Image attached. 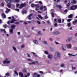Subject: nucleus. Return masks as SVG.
<instances>
[{"mask_svg":"<svg viewBox=\"0 0 77 77\" xmlns=\"http://www.w3.org/2000/svg\"><path fill=\"white\" fill-rule=\"evenodd\" d=\"M54 57L55 59H57L58 57H60V53L56 51Z\"/></svg>","mask_w":77,"mask_h":77,"instance_id":"obj_1","label":"nucleus"},{"mask_svg":"<svg viewBox=\"0 0 77 77\" xmlns=\"http://www.w3.org/2000/svg\"><path fill=\"white\" fill-rule=\"evenodd\" d=\"M77 5H73L70 7V9L71 10H75L77 9Z\"/></svg>","mask_w":77,"mask_h":77,"instance_id":"obj_2","label":"nucleus"},{"mask_svg":"<svg viewBox=\"0 0 77 77\" xmlns=\"http://www.w3.org/2000/svg\"><path fill=\"white\" fill-rule=\"evenodd\" d=\"M5 2L8 4H11L12 2H14V0H5Z\"/></svg>","mask_w":77,"mask_h":77,"instance_id":"obj_3","label":"nucleus"},{"mask_svg":"<svg viewBox=\"0 0 77 77\" xmlns=\"http://www.w3.org/2000/svg\"><path fill=\"white\" fill-rule=\"evenodd\" d=\"M26 5V4L25 3H24V4H21L19 7V8H20V9H22V8H23V7H24Z\"/></svg>","mask_w":77,"mask_h":77,"instance_id":"obj_4","label":"nucleus"},{"mask_svg":"<svg viewBox=\"0 0 77 77\" xmlns=\"http://www.w3.org/2000/svg\"><path fill=\"white\" fill-rule=\"evenodd\" d=\"M38 63V61H34L32 62V65H35V63Z\"/></svg>","mask_w":77,"mask_h":77,"instance_id":"obj_5","label":"nucleus"},{"mask_svg":"<svg viewBox=\"0 0 77 77\" xmlns=\"http://www.w3.org/2000/svg\"><path fill=\"white\" fill-rule=\"evenodd\" d=\"M14 23V20H11V21L10 22H7V23L8 24H10L11 23V24H13V23Z\"/></svg>","mask_w":77,"mask_h":77,"instance_id":"obj_6","label":"nucleus"},{"mask_svg":"<svg viewBox=\"0 0 77 77\" xmlns=\"http://www.w3.org/2000/svg\"><path fill=\"white\" fill-rule=\"evenodd\" d=\"M3 63H10L11 61L9 60H5L4 61Z\"/></svg>","mask_w":77,"mask_h":77,"instance_id":"obj_7","label":"nucleus"},{"mask_svg":"<svg viewBox=\"0 0 77 77\" xmlns=\"http://www.w3.org/2000/svg\"><path fill=\"white\" fill-rule=\"evenodd\" d=\"M19 76L20 77H24V75H23V74L21 72H20L19 73Z\"/></svg>","mask_w":77,"mask_h":77,"instance_id":"obj_8","label":"nucleus"},{"mask_svg":"<svg viewBox=\"0 0 77 77\" xmlns=\"http://www.w3.org/2000/svg\"><path fill=\"white\" fill-rule=\"evenodd\" d=\"M48 57L49 59H51L52 57H53V55L51 54H49L48 56Z\"/></svg>","mask_w":77,"mask_h":77,"instance_id":"obj_9","label":"nucleus"},{"mask_svg":"<svg viewBox=\"0 0 77 77\" xmlns=\"http://www.w3.org/2000/svg\"><path fill=\"white\" fill-rule=\"evenodd\" d=\"M15 27H16V26L15 25H12L11 26V27L12 29H14Z\"/></svg>","mask_w":77,"mask_h":77,"instance_id":"obj_10","label":"nucleus"},{"mask_svg":"<svg viewBox=\"0 0 77 77\" xmlns=\"http://www.w3.org/2000/svg\"><path fill=\"white\" fill-rule=\"evenodd\" d=\"M66 46L67 48H71V44L66 45Z\"/></svg>","mask_w":77,"mask_h":77,"instance_id":"obj_11","label":"nucleus"},{"mask_svg":"<svg viewBox=\"0 0 77 77\" xmlns=\"http://www.w3.org/2000/svg\"><path fill=\"white\" fill-rule=\"evenodd\" d=\"M59 34H60V32L59 31H56L54 33V35H59Z\"/></svg>","mask_w":77,"mask_h":77,"instance_id":"obj_12","label":"nucleus"},{"mask_svg":"<svg viewBox=\"0 0 77 77\" xmlns=\"http://www.w3.org/2000/svg\"><path fill=\"white\" fill-rule=\"evenodd\" d=\"M33 42L36 44H38V42L36 40H33Z\"/></svg>","mask_w":77,"mask_h":77,"instance_id":"obj_13","label":"nucleus"},{"mask_svg":"<svg viewBox=\"0 0 77 77\" xmlns=\"http://www.w3.org/2000/svg\"><path fill=\"white\" fill-rule=\"evenodd\" d=\"M2 17L3 18H6V15L4 13H3L2 14Z\"/></svg>","mask_w":77,"mask_h":77,"instance_id":"obj_14","label":"nucleus"},{"mask_svg":"<svg viewBox=\"0 0 77 77\" xmlns=\"http://www.w3.org/2000/svg\"><path fill=\"white\" fill-rule=\"evenodd\" d=\"M57 7H58V8H59L60 9H62V6H61V5H59L58 6L57 4Z\"/></svg>","mask_w":77,"mask_h":77,"instance_id":"obj_15","label":"nucleus"},{"mask_svg":"<svg viewBox=\"0 0 77 77\" xmlns=\"http://www.w3.org/2000/svg\"><path fill=\"white\" fill-rule=\"evenodd\" d=\"M68 55L69 56H76V55H77V54H76V55H72V54H70L69 53V54H68Z\"/></svg>","mask_w":77,"mask_h":77,"instance_id":"obj_16","label":"nucleus"},{"mask_svg":"<svg viewBox=\"0 0 77 77\" xmlns=\"http://www.w3.org/2000/svg\"><path fill=\"white\" fill-rule=\"evenodd\" d=\"M37 34H38L39 35H40V36L42 35V34H41V31H38L37 32Z\"/></svg>","mask_w":77,"mask_h":77,"instance_id":"obj_17","label":"nucleus"},{"mask_svg":"<svg viewBox=\"0 0 77 77\" xmlns=\"http://www.w3.org/2000/svg\"><path fill=\"white\" fill-rule=\"evenodd\" d=\"M35 7L36 8H39V5L38 4H36L35 5Z\"/></svg>","mask_w":77,"mask_h":77,"instance_id":"obj_18","label":"nucleus"},{"mask_svg":"<svg viewBox=\"0 0 77 77\" xmlns=\"http://www.w3.org/2000/svg\"><path fill=\"white\" fill-rule=\"evenodd\" d=\"M12 18L13 19L11 20H13V21H14V23H15V21H17V20H15V18H14V17L12 16Z\"/></svg>","mask_w":77,"mask_h":77,"instance_id":"obj_19","label":"nucleus"},{"mask_svg":"<svg viewBox=\"0 0 77 77\" xmlns=\"http://www.w3.org/2000/svg\"><path fill=\"white\" fill-rule=\"evenodd\" d=\"M72 14H71L69 16H68V17L69 18H71L72 17Z\"/></svg>","mask_w":77,"mask_h":77,"instance_id":"obj_20","label":"nucleus"},{"mask_svg":"<svg viewBox=\"0 0 77 77\" xmlns=\"http://www.w3.org/2000/svg\"><path fill=\"white\" fill-rule=\"evenodd\" d=\"M69 2L71 5H72L73 4V0H70Z\"/></svg>","mask_w":77,"mask_h":77,"instance_id":"obj_21","label":"nucleus"},{"mask_svg":"<svg viewBox=\"0 0 77 77\" xmlns=\"http://www.w3.org/2000/svg\"><path fill=\"white\" fill-rule=\"evenodd\" d=\"M23 72H27V70H26V69H24L23 70Z\"/></svg>","mask_w":77,"mask_h":77,"instance_id":"obj_22","label":"nucleus"},{"mask_svg":"<svg viewBox=\"0 0 77 77\" xmlns=\"http://www.w3.org/2000/svg\"><path fill=\"white\" fill-rule=\"evenodd\" d=\"M71 40V39L68 38L66 40V41L67 42H69V41H70Z\"/></svg>","mask_w":77,"mask_h":77,"instance_id":"obj_23","label":"nucleus"},{"mask_svg":"<svg viewBox=\"0 0 77 77\" xmlns=\"http://www.w3.org/2000/svg\"><path fill=\"white\" fill-rule=\"evenodd\" d=\"M51 14L52 17H53V18H54V12L52 13Z\"/></svg>","mask_w":77,"mask_h":77,"instance_id":"obj_24","label":"nucleus"},{"mask_svg":"<svg viewBox=\"0 0 77 77\" xmlns=\"http://www.w3.org/2000/svg\"><path fill=\"white\" fill-rule=\"evenodd\" d=\"M62 21V20L60 19H59L58 20V22L59 23H61V22Z\"/></svg>","mask_w":77,"mask_h":77,"instance_id":"obj_25","label":"nucleus"},{"mask_svg":"<svg viewBox=\"0 0 77 77\" xmlns=\"http://www.w3.org/2000/svg\"><path fill=\"white\" fill-rule=\"evenodd\" d=\"M10 32L11 33H13V29H10Z\"/></svg>","mask_w":77,"mask_h":77,"instance_id":"obj_26","label":"nucleus"},{"mask_svg":"<svg viewBox=\"0 0 77 77\" xmlns=\"http://www.w3.org/2000/svg\"><path fill=\"white\" fill-rule=\"evenodd\" d=\"M38 17H39V18L41 19H42V18H43L42 17V16H41L40 14H39V15H38Z\"/></svg>","mask_w":77,"mask_h":77,"instance_id":"obj_27","label":"nucleus"},{"mask_svg":"<svg viewBox=\"0 0 77 77\" xmlns=\"http://www.w3.org/2000/svg\"><path fill=\"white\" fill-rule=\"evenodd\" d=\"M35 5V4H32L31 5V6L32 8H34Z\"/></svg>","mask_w":77,"mask_h":77,"instance_id":"obj_28","label":"nucleus"},{"mask_svg":"<svg viewBox=\"0 0 77 77\" xmlns=\"http://www.w3.org/2000/svg\"><path fill=\"white\" fill-rule=\"evenodd\" d=\"M77 22V20H75L73 22V24H76Z\"/></svg>","mask_w":77,"mask_h":77,"instance_id":"obj_29","label":"nucleus"},{"mask_svg":"<svg viewBox=\"0 0 77 77\" xmlns=\"http://www.w3.org/2000/svg\"><path fill=\"white\" fill-rule=\"evenodd\" d=\"M39 73L40 74H44V72H43L42 71H39Z\"/></svg>","mask_w":77,"mask_h":77,"instance_id":"obj_30","label":"nucleus"},{"mask_svg":"<svg viewBox=\"0 0 77 77\" xmlns=\"http://www.w3.org/2000/svg\"><path fill=\"white\" fill-rule=\"evenodd\" d=\"M25 46L23 44V45H21V48H24V47Z\"/></svg>","mask_w":77,"mask_h":77,"instance_id":"obj_31","label":"nucleus"},{"mask_svg":"<svg viewBox=\"0 0 77 77\" xmlns=\"http://www.w3.org/2000/svg\"><path fill=\"white\" fill-rule=\"evenodd\" d=\"M13 49L14 50V51H17V49H16V48H15V47H13Z\"/></svg>","mask_w":77,"mask_h":77,"instance_id":"obj_32","label":"nucleus"},{"mask_svg":"<svg viewBox=\"0 0 77 77\" xmlns=\"http://www.w3.org/2000/svg\"><path fill=\"white\" fill-rule=\"evenodd\" d=\"M71 23H69L67 24V26L68 27H70L71 26Z\"/></svg>","mask_w":77,"mask_h":77,"instance_id":"obj_33","label":"nucleus"},{"mask_svg":"<svg viewBox=\"0 0 77 77\" xmlns=\"http://www.w3.org/2000/svg\"><path fill=\"white\" fill-rule=\"evenodd\" d=\"M7 6H8V8H11V5L10 4H8Z\"/></svg>","mask_w":77,"mask_h":77,"instance_id":"obj_34","label":"nucleus"},{"mask_svg":"<svg viewBox=\"0 0 77 77\" xmlns=\"http://www.w3.org/2000/svg\"><path fill=\"white\" fill-rule=\"evenodd\" d=\"M14 2H17V3H19L20 2V0H14Z\"/></svg>","mask_w":77,"mask_h":77,"instance_id":"obj_35","label":"nucleus"},{"mask_svg":"<svg viewBox=\"0 0 77 77\" xmlns=\"http://www.w3.org/2000/svg\"><path fill=\"white\" fill-rule=\"evenodd\" d=\"M44 9V7L43 6H41L40 8V10H42Z\"/></svg>","mask_w":77,"mask_h":77,"instance_id":"obj_36","label":"nucleus"},{"mask_svg":"<svg viewBox=\"0 0 77 77\" xmlns=\"http://www.w3.org/2000/svg\"><path fill=\"white\" fill-rule=\"evenodd\" d=\"M14 73L15 74H16V75H18V72H17L16 71H14Z\"/></svg>","mask_w":77,"mask_h":77,"instance_id":"obj_37","label":"nucleus"},{"mask_svg":"<svg viewBox=\"0 0 77 77\" xmlns=\"http://www.w3.org/2000/svg\"><path fill=\"white\" fill-rule=\"evenodd\" d=\"M71 21V19H67V21L68 22H70Z\"/></svg>","mask_w":77,"mask_h":77,"instance_id":"obj_38","label":"nucleus"},{"mask_svg":"<svg viewBox=\"0 0 77 77\" xmlns=\"http://www.w3.org/2000/svg\"><path fill=\"white\" fill-rule=\"evenodd\" d=\"M3 27L5 29H6V28L7 27V25H6V24H5L3 26Z\"/></svg>","mask_w":77,"mask_h":77,"instance_id":"obj_39","label":"nucleus"},{"mask_svg":"<svg viewBox=\"0 0 77 77\" xmlns=\"http://www.w3.org/2000/svg\"><path fill=\"white\" fill-rule=\"evenodd\" d=\"M43 43L44 44H47V42L45 41H44Z\"/></svg>","mask_w":77,"mask_h":77,"instance_id":"obj_40","label":"nucleus"},{"mask_svg":"<svg viewBox=\"0 0 77 77\" xmlns=\"http://www.w3.org/2000/svg\"><path fill=\"white\" fill-rule=\"evenodd\" d=\"M45 53L46 54H48V51H45Z\"/></svg>","mask_w":77,"mask_h":77,"instance_id":"obj_41","label":"nucleus"},{"mask_svg":"<svg viewBox=\"0 0 77 77\" xmlns=\"http://www.w3.org/2000/svg\"><path fill=\"white\" fill-rule=\"evenodd\" d=\"M28 56V57H30V54H29L28 53H27L26 54Z\"/></svg>","mask_w":77,"mask_h":77,"instance_id":"obj_42","label":"nucleus"},{"mask_svg":"<svg viewBox=\"0 0 77 77\" xmlns=\"http://www.w3.org/2000/svg\"><path fill=\"white\" fill-rule=\"evenodd\" d=\"M5 75H6L7 76H9V73H7L5 74Z\"/></svg>","mask_w":77,"mask_h":77,"instance_id":"obj_43","label":"nucleus"},{"mask_svg":"<svg viewBox=\"0 0 77 77\" xmlns=\"http://www.w3.org/2000/svg\"><path fill=\"white\" fill-rule=\"evenodd\" d=\"M16 7L17 8H18V6H20V4H16Z\"/></svg>","mask_w":77,"mask_h":77,"instance_id":"obj_44","label":"nucleus"},{"mask_svg":"<svg viewBox=\"0 0 77 77\" xmlns=\"http://www.w3.org/2000/svg\"><path fill=\"white\" fill-rule=\"evenodd\" d=\"M70 5L68 3L67 4V7H68V8H69V6H70Z\"/></svg>","mask_w":77,"mask_h":77,"instance_id":"obj_45","label":"nucleus"},{"mask_svg":"<svg viewBox=\"0 0 77 77\" xmlns=\"http://www.w3.org/2000/svg\"><path fill=\"white\" fill-rule=\"evenodd\" d=\"M45 19H47L48 18V16L46 15L45 16Z\"/></svg>","mask_w":77,"mask_h":77,"instance_id":"obj_46","label":"nucleus"},{"mask_svg":"<svg viewBox=\"0 0 77 77\" xmlns=\"http://www.w3.org/2000/svg\"><path fill=\"white\" fill-rule=\"evenodd\" d=\"M34 75L35 76H37V73H34Z\"/></svg>","mask_w":77,"mask_h":77,"instance_id":"obj_47","label":"nucleus"},{"mask_svg":"<svg viewBox=\"0 0 77 77\" xmlns=\"http://www.w3.org/2000/svg\"><path fill=\"white\" fill-rule=\"evenodd\" d=\"M27 60L28 61H32V60L30 59H28Z\"/></svg>","mask_w":77,"mask_h":77,"instance_id":"obj_48","label":"nucleus"},{"mask_svg":"<svg viewBox=\"0 0 77 77\" xmlns=\"http://www.w3.org/2000/svg\"><path fill=\"white\" fill-rule=\"evenodd\" d=\"M49 40L51 41H53V39H52L51 38H49Z\"/></svg>","mask_w":77,"mask_h":77,"instance_id":"obj_49","label":"nucleus"},{"mask_svg":"<svg viewBox=\"0 0 77 77\" xmlns=\"http://www.w3.org/2000/svg\"><path fill=\"white\" fill-rule=\"evenodd\" d=\"M6 10L7 11H8V12L10 11V9L8 8H6Z\"/></svg>","mask_w":77,"mask_h":77,"instance_id":"obj_50","label":"nucleus"},{"mask_svg":"<svg viewBox=\"0 0 77 77\" xmlns=\"http://www.w3.org/2000/svg\"><path fill=\"white\" fill-rule=\"evenodd\" d=\"M15 11H17V12H19V11H20V10L18 9H15Z\"/></svg>","mask_w":77,"mask_h":77,"instance_id":"obj_51","label":"nucleus"},{"mask_svg":"<svg viewBox=\"0 0 77 77\" xmlns=\"http://www.w3.org/2000/svg\"><path fill=\"white\" fill-rule=\"evenodd\" d=\"M41 77V75L39 74H38V75H37V77Z\"/></svg>","mask_w":77,"mask_h":77,"instance_id":"obj_52","label":"nucleus"},{"mask_svg":"<svg viewBox=\"0 0 77 77\" xmlns=\"http://www.w3.org/2000/svg\"><path fill=\"white\" fill-rule=\"evenodd\" d=\"M64 12H66V13H67V12H68V10L67 9H66L64 11Z\"/></svg>","mask_w":77,"mask_h":77,"instance_id":"obj_53","label":"nucleus"},{"mask_svg":"<svg viewBox=\"0 0 77 77\" xmlns=\"http://www.w3.org/2000/svg\"><path fill=\"white\" fill-rule=\"evenodd\" d=\"M65 65H64V64L63 63V64H62L61 65V67H63V66H64Z\"/></svg>","mask_w":77,"mask_h":77,"instance_id":"obj_54","label":"nucleus"},{"mask_svg":"<svg viewBox=\"0 0 77 77\" xmlns=\"http://www.w3.org/2000/svg\"><path fill=\"white\" fill-rule=\"evenodd\" d=\"M44 8L45 9H44V11H46V10H47V8L45 6Z\"/></svg>","mask_w":77,"mask_h":77,"instance_id":"obj_55","label":"nucleus"},{"mask_svg":"<svg viewBox=\"0 0 77 77\" xmlns=\"http://www.w3.org/2000/svg\"><path fill=\"white\" fill-rule=\"evenodd\" d=\"M3 31H4V33H5V34H6V32L5 31V29H4Z\"/></svg>","mask_w":77,"mask_h":77,"instance_id":"obj_56","label":"nucleus"},{"mask_svg":"<svg viewBox=\"0 0 77 77\" xmlns=\"http://www.w3.org/2000/svg\"><path fill=\"white\" fill-rule=\"evenodd\" d=\"M55 42V43H56V45H57V44H59V43L56 42Z\"/></svg>","mask_w":77,"mask_h":77,"instance_id":"obj_57","label":"nucleus"},{"mask_svg":"<svg viewBox=\"0 0 77 77\" xmlns=\"http://www.w3.org/2000/svg\"><path fill=\"white\" fill-rule=\"evenodd\" d=\"M72 69L73 70V69H75V67H73V66H72Z\"/></svg>","mask_w":77,"mask_h":77,"instance_id":"obj_58","label":"nucleus"},{"mask_svg":"<svg viewBox=\"0 0 77 77\" xmlns=\"http://www.w3.org/2000/svg\"><path fill=\"white\" fill-rule=\"evenodd\" d=\"M62 48H63V50H64V51L66 50V49H65V48H63V46H62Z\"/></svg>","mask_w":77,"mask_h":77,"instance_id":"obj_59","label":"nucleus"},{"mask_svg":"<svg viewBox=\"0 0 77 77\" xmlns=\"http://www.w3.org/2000/svg\"><path fill=\"white\" fill-rule=\"evenodd\" d=\"M39 3H40V4H41V5H42V2L41 1H39Z\"/></svg>","mask_w":77,"mask_h":77,"instance_id":"obj_60","label":"nucleus"},{"mask_svg":"<svg viewBox=\"0 0 77 77\" xmlns=\"http://www.w3.org/2000/svg\"><path fill=\"white\" fill-rule=\"evenodd\" d=\"M32 14H31L30 15H29V17H32Z\"/></svg>","mask_w":77,"mask_h":77,"instance_id":"obj_61","label":"nucleus"},{"mask_svg":"<svg viewBox=\"0 0 77 77\" xmlns=\"http://www.w3.org/2000/svg\"><path fill=\"white\" fill-rule=\"evenodd\" d=\"M50 50H51V51H53V48H50Z\"/></svg>","mask_w":77,"mask_h":77,"instance_id":"obj_62","label":"nucleus"},{"mask_svg":"<svg viewBox=\"0 0 77 77\" xmlns=\"http://www.w3.org/2000/svg\"><path fill=\"white\" fill-rule=\"evenodd\" d=\"M23 13H26V11L25 10L24 11H23Z\"/></svg>","mask_w":77,"mask_h":77,"instance_id":"obj_63","label":"nucleus"},{"mask_svg":"<svg viewBox=\"0 0 77 77\" xmlns=\"http://www.w3.org/2000/svg\"><path fill=\"white\" fill-rule=\"evenodd\" d=\"M75 50H77V47H75L74 48Z\"/></svg>","mask_w":77,"mask_h":77,"instance_id":"obj_64","label":"nucleus"}]
</instances>
